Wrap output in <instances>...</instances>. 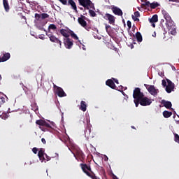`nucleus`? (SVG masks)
I'll use <instances>...</instances> for the list:
<instances>
[{
    "label": "nucleus",
    "mask_w": 179,
    "mask_h": 179,
    "mask_svg": "<svg viewBox=\"0 0 179 179\" xmlns=\"http://www.w3.org/2000/svg\"><path fill=\"white\" fill-rule=\"evenodd\" d=\"M143 96H144L143 92H141V89L138 87H137L136 88H135V90H134L133 98L134 99V101L135 103V106L136 108L138 107L141 100L142 97H143Z\"/></svg>",
    "instance_id": "1"
},
{
    "label": "nucleus",
    "mask_w": 179,
    "mask_h": 179,
    "mask_svg": "<svg viewBox=\"0 0 179 179\" xmlns=\"http://www.w3.org/2000/svg\"><path fill=\"white\" fill-rule=\"evenodd\" d=\"M53 89L55 94H57L59 97H66V93H65L61 87H58L55 85V84H53Z\"/></svg>",
    "instance_id": "2"
},
{
    "label": "nucleus",
    "mask_w": 179,
    "mask_h": 179,
    "mask_svg": "<svg viewBox=\"0 0 179 179\" xmlns=\"http://www.w3.org/2000/svg\"><path fill=\"white\" fill-rule=\"evenodd\" d=\"M162 15L166 20V26L167 27L173 25V20L170 16V14H169L166 10H162Z\"/></svg>",
    "instance_id": "3"
},
{
    "label": "nucleus",
    "mask_w": 179,
    "mask_h": 179,
    "mask_svg": "<svg viewBox=\"0 0 179 179\" xmlns=\"http://www.w3.org/2000/svg\"><path fill=\"white\" fill-rule=\"evenodd\" d=\"M143 6L145 7V8H148V7H150L151 9H156L157 7H159V4L157 3V1H154L153 3H150L149 1H146L143 3Z\"/></svg>",
    "instance_id": "4"
},
{
    "label": "nucleus",
    "mask_w": 179,
    "mask_h": 179,
    "mask_svg": "<svg viewBox=\"0 0 179 179\" xmlns=\"http://www.w3.org/2000/svg\"><path fill=\"white\" fill-rule=\"evenodd\" d=\"M103 19L108 20V23L111 25H115V17H114L113 15L110 13H106L105 16H103Z\"/></svg>",
    "instance_id": "5"
},
{
    "label": "nucleus",
    "mask_w": 179,
    "mask_h": 179,
    "mask_svg": "<svg viewBox=\"0 0 179 179\" xmlns=\"http://www.w3.org/2000/svg\"><path fill=\"white\" fill-rule=\"evenodd\" d=\"M152 100L147 98V96H145V95H143L141 100H140V105L143 106V107H145L146 106H150L152 103Z\"/></svg>",
    "instance_id": "6"
},
{
    "label": "nucleus",
    "mask_w": 179,
    "mask_h": 179,
    "mask_svg": "<svg viewBox=\"0 0 179 179\" xmlns=\"http://www.w3.org/2000/svg\"><path fill=\"white\" fill-rule=\"evenodd\" d=\"M166 81L168 83V85H166L165 90L168 92V94H170L172 92V91L174 90L175 84H173V83L171 81L170 79H166Z\"/></svg>",
    "instance_id": "7"
},
{
    "label": "nucleus",
    "mask_w": 179,
    "mask_h": 179,
    "mask_svg": "<svg viewBox=\"0 0 179 179\" xmlns=\"http://www.w3.org/2000/svg\"><path fill=\"white\" fill-rule=\"evenodd\" d=\"M78 2L81 6H83L90 13V8H89V6H90V0H78Z\"/></svg>",
    "instance_id": "8"
},
{
    "label": "nucleus",
    "mask_w": 179,
    "mask_h": 179,
    "mask_svg": "<svg viewBox=\"0 0 179 179\" xmlns=\"http://www.w3.org/2000/svg\"><path fill=\"white\" fill-rule=\"evenodd\" d=\"M64 47H66L68 50H71L73 45V41L69 38H64Z\"/></svg>",
    "instance_id": "9"
},
{
    "label": "nucleus",
    "mask_w": 179,
    "mask_h": 179,
    "mask_svg": "<svg viewBox=\"0 0 179 179\" xmlns=\"http://www.w3.org/2000/svg\"><path fill=\"white\" fill-rule=\"evenodd\" d=\"M48 36L52 43H56V44H59V48H62V42L58 38L55 37L54 35Z\"/></svg>",
    "instance_id": "10"
},
{
    "label": "nucleus",
    "mask_w": 179,
    "mask_h": 179,
    "mask_svg": "<svg viewBox=\"0 0 179 179\" xmlns=\"http://www.w3.org/2000/svg\"><path fill=\"white\" fill-rule=\"evenodd\" d=\"M78 22L83 27H85L87 31L90 30V27L87 26V22H86L83 17H78Z\"/></svg>",
    "instance_id": "11"
},
{
    "label": "nucleus",
    "mask_w": 179,
    "mask_h": 179,
    "mask_svg": "<svg viewBox=\"0 0 179 179\" xmlns=\"http://www.w3.org/2000/svg\"><path fill=\"white\" fill-rule=\"evenodd\" d=\"M90 135V118L87 119V126L85 127V138L89 142V136Z\"/></svg>",
    "instance_id": "12"
},
{
    "label": "nucleus",
    "mask_w": 179,
    "mask_h": 179,
    "mask_svg": "<svg viewBox=\"0 0 179 179\" xmlns=\"http://www.w3.org/2000/svg\"><path fill=\"white\" fill-rule=\"evenodd\" d=\"M80 166L83 171L85 173L88 177H90V166H87L86 164H81Z\"/></svg>",
    "instance_id": "13"
},
{
    "label": "nucleus",
    "mask_w": 179,
    "mask_h": 179,
    "mask_svg": "<svg viewBox=\"0 0 179 179\" xmlns=\"http://www.w3.org/2000/svg\"><path fill=\"white\" fill-rule=\"evenodd\" d=\"M111 10H113V13H114V15H118V16L123 15V11L120 9V8L113 6L111 8Z\"/></svg>",
    "instance_id": "14"
},
{
    "label": "nucleus",
    "mask_w": 179,
    "mask_h": 179,
    "mask_svg": "<svg viewBox=\"0 0 179 179\" xmlns=\"http://www.w3.org/2000/svg\"><path fill=\"white\" fill-rule=\"evenodd\" d=\"M169 33L172 34L173 36H175L176 34V29L174 21H172V25H167Z\"/></svg>",
    "instance_id": "15"
},
{
    "label": "nucleus",
    "mask_w": 179,
    "mask_h": 179,
    "mask_svg": "<svg viewBox=\"0 0 179 179\" xmlns=\"http://www.w3.org/2000/svg\"><path fill=\"white\" fill-rule=\"evenodd\" d=\"M148 90L150 92V94H151V95H153V96L157 95L159 92V90L156 89L154 85L149 86Z\"/></svg>",
    "instance_id": "16"
},
{
    "label": "nucleus",
    "mask_w": 179,
    "mask_h": 179,
    "mask_svg": "<svg viewBox=\"0 0 179 179\" xmlns=\"http://www.w3.org/2000/svg\"><path fill=\"white\" fill-rule=\"evenodd\" d=\"M39 128L43 132H47V131H51L52 129V127H51V125L47 122H45L43 124V127H39Z\"/></svg>",
    "instance_id": "17"
},
{
    "label": "nucleus",
    "mask_w": 179,
    "mask_h": 179,
    "mask_svg": "<svg viewBox=\"0 0 179 179\" xmlns=\"http://www.w3.org/2000/svg\"><path fill=\"white\" fill-rule=\"evenodd\" d=\"M162 104L167 109H170L172 108V103L171 101H168L166 100L162 99Z\"/></svg>",
    "instance_id": "18"
},
{
    "label": "nucleus",
    "mask_w": 179,
    "mask_h": 179,
    "mask_svg": "<svg viewBox=\"0 0 179 179\" xmlns=\"http://www.w3.org/2000/svg\"><path fill=\"white\" fill-rule=\"evenodd\" d=\"M10 58V53L9 52H6L3 54V57H0V62H5L8 61Z\"/></svg>",
    "instance_id": "19"
},
{
    "label": "nucleus",
    "mask_w": 179,
    "mask_h": 179,
    "mask_svg": "<svg viewBox=\"0 0 179 179\" xmlns=\"http://www.w3.org/2000/svg\"><path fill=\"white\" fill-rule=\"evenodd\" d=\"M106 85L112 89L117 88V86L115 85L114 81H113V79H108L107 81L106 82Z\"/></svg>",
    "instance_id": "20"
},
{
    "label": "nucleus",
    "mask_w": 179,
    "mask_h": 179,
    "mask_svg": "<svg viewBox=\"0 0 179 179\" xmlns=\"http://www.w3.org/2000/svg\"><path fill=\"white\" fill-rule=\"evenodd\" d=\"M67 5H71V8L76 13H78V7L76 6V3L73 0H69Z\"/></svg>",
    "instance_id": "21"
},
{
    "label": "nucleus",
    "mask_w": 179,
    "mask_h": 179,
    "mask_svg": "<svg viewBox=\"0 0 179 179\" xmlns=\"http://www.w3.org/2000/svg\"><path fill=\"white\" fill-rule=\"evenodd\" d=\"M69 30L71 29H60V34L63 37H65V38H69Z\"/></svg>",
    "instance_id": "22"
},
{
    "label": "nucleus",
    "mask_w": 179,
    "mask_h": 179,
    "mask_svg": "<svg viewBox=\"0 0 179 179\" xmlns=\"http://www.w3.org/2000/svg\"><path fill=\"white\" fill-rule=\"evenodd\" d=\"M44 152H45L44 149L41 148L38 153V158L42 162H43V160H45V157H44V155H45V154L44 153Z\"/></svg>",
    "instance_id": "23"
},
{
    "label": "nucleus",
    "mask_w": 179,
    "mask_h": 179,
    "mask_svg": "<svg viewBox=\"0 0 179 179\" xmlns=\"http://www.w3.org/2000/svg\"><path fill=\"white\" fill-rule=\"evenodd\" d=\"M3 5L6 12H9L10 7L9 6V2L8 0H3Z\"/></svg>",
    "instance_id": "24"
},
{
    "label": "nucleus",
    "mask_w": 179,
    "mask_h": 179,
    "mask_svg": "<svg viewBox=\"0 0 179 179\" xmlns=\"http://www.w3.org/2000/svg\"><path fill=\"white\" fill-rule=\"evenodd\" d=\"M148 20H149V22L150 23H156V22H157L158 20H159L158 15H157V14L153 15L151 18L148 19Z\"/></svg>",
    "instance_id": "25"
},
{
    "label": "nucleus",
    "mask_w": 179,
    "mask_h": 179,
    "mask_svg": "<svg viewBox=\"0 0 179 179\" xmlns=\"http://www.w3.org/2000/svg\"><path fill=\"white\" fill-rule=\"evenodd\" d=\"M87 105H86V102L85 101H81L80 110H81V111L85 112L87 110Z\"/></svg>",
    "instance_id": "26"
},
{
    "label": "nucleus",
    "mask_w": 179,
    "mask_h": 179,
    "mask_svg": "<svg viewBox=\"0 0 179 179\" xmlns=\"http://www.w3.org/2000/svg\"><path fill=\"white\" fill-rule=\"evenodd\" d=\"M136 36V38L138 41V43H142L143 41V37H142V34H141L140 31H137L135 34Z\"/></svg>",
    "instance_id": "27"
},
{
    "label": "nucleus",
    "mask_w": 179,
    "mask_h": 179,
    "mask_svg": "<svg viewBox=\"0 0 179 179\" xmlns=\"http://www.w3.org/2000/svg\"><path fill=\"white\" fill-rule=\"evenodd\" d=\"M173 115L172 112H169V110H164L163 112V117L165 118H169L171 116Z\"/></svg>",
    "instance_id": "28"
},
{
    "label": "nucleus",
    "mask_w": 179,
    "mask_h": 179,
    "mask_svg": "<svg viewBox=\"0 0 179 179\" xmlns=\"http://www.w3.org/2000/svg\"><path fill=\"white\" fill-rule=\"evenodd\" d=\"M36 124L37 125H39V127H41L42 128H43L44 124H45V120H38L36 121Z\"/></svg>",
    "instance_id": "29"
},
{
    "label": "nucleus",
    "mask_w": 179,
    "mask_h": 179,
    "mask_svg": "<svg viewBox=\"0 0 179 179\" xmlns=\"http://www.w3.org/2000/svg\"><path fill=\"white\" fill-rule=\"evenodd\" d=\"M74 156L76 159V156H78V157H82V159H83V157H85V155L83 154V152L81 150H78L76 154H74Z\"/></svg>",
    "instance_id": "30"
},
{
    "label": "nucleus",
    "mask_w": 179,
    "mask_h": 179,
    "mask_svg": "<svg viewBox=\"0 0 179 179\" xmlns=\"http://www.w3.org/2000/svg\"><path fill=\"white\" fill-rule=\"evenodd\" d=\"M69 34L74 40H79V37H78V35H76L73 31L69 30Z\"/></svg>",
    "instance_id": "31"
},
{
    "label": "nucleus",
    "mask_w": 179,
    "mask_h": 179,
    "mask_svg": "<svg viewBox=\"0 0 179 179\" xmlns=\"http://www.w3.org/2000/svg\"><path fill=\"white\" fill-rule=\"evenodd\" d=\"M41 17L42 20H43L44 19H48V17H50V15L47 13H42L41 14Z\"/></svg>",
    "instance_id": "32"
},
{
    "label": "nucleus",
    "mask_w": 179,
    "mask_h": 179,
    "mask_svg": "<svg viewBox=\"0 0 179 179\" xmlns=\"http://www.w3.org/2000/svg\"><path fill=\"white\" fill-rule=\"evenodd\" d=\"M90 178L92 179H100L99 177L96 176V175L94 173L92 170L90 171Z\"/></svg>",
    "instance_id": "33"
},
{
    "label": "nucleus",
    "mask_w": 179,
    "mask_h": 179,
    "mask_svg": "<svg viewBox=\"0 0 179 179\" xmlns=\"http://www.w3.org/2000/svg\"><path fill=\"white\" fill-rule=\"evenodd\" d=\"M173 135H174V141L179 143V134H173Z\"/></svg>",
    "instance_id": "34"
},
{
    "label": "nucleus",
    "mask_w": 179,
    "mask_h": 179,
    "mask_svg": "<svg viewBox=\"0 0 179 179\" xmlns=\"http://www.w3.org/2000/svg\"><path fill=\"white\" fill-rule=\"evenodd\" d=\"M5 103V97H0V107H1L2 104Z\"/></svg>",
    "instance_id": "35"
},
{
    "label": "nucleus",
    "mask_w": 179,
    "mask_h": 179,
    "mask_svg": "<svg viewBox=\"0 0 179 179\" xmlns=\"http://www.w3.org/2000/svg\"><path fill=\"white\" fill-rule=\"evenodd\" d=\"M49 29H51V30H56L57 29V26H55V24H51L49 26Z\"/></svg>",
    "instance_id": "36"
},
{
    "label": "nucleus",
    "mask_w": 179,
    "mask_h": 179,
    "mask_svg": "<svg viewBox=\"0 0 179 179\" xmlns=\"http://www.w3.org/2000/svg\"><path fill=\"white\" fill-rule=\"evenodd\" d=\"M35 19H36L37 20H40V19H41V14L36 13Z\"/></svg>",
    "instance_id": "37"
},
{
    "label": "nucleus",
    "mask_w": 179,
    "mask_h": 179,
    "mask_svg": "<svg viewBox=\"0 0 179 179\" xmlns=\"http://www.w3.org/2000/svg\"><path fill=\"white\" fill-rule=\"evenodd\" d=\"M32 152L33 153H34V155H37V152H38V148L34 147V148H32Z\"/></svg>",
    "instance_id": "38"
},
{
    "label": "nucleus",
    "mask_w": 179,
    "mask_h": 179,
    "mask_svg": "<svg viewBox=\"0 0 179 179\" xmlns=\"http://www.w3.org/2000/svg\"><path fill=\"white\" fill-rule=\"evenodd\" d=\"M132 19L134 20V22H139V18H138L135 15H132Z\"/></svg>",
    "instance_id": "39"
},
{
    "label": "nucleus",
    "mask_w": 179,
    "mask_h": 179,
    "mask_svg": "<svg viewBox=\"0 0 179 179\" xmlns=\"http://www.w3.org/2000/svg\"><path fill=\"white\" fill-rule=\"evenodd\" d=\"M59 2H61V3H62V5H68V1L66 0H59Z\"/></svg>",
    "instance_id": "40"
},
{
    "label": "nucleus",
    "mask_w": 179,
    "mask_h": 179,
    "mask_svg": "<svg viewBox=\"0 0 179 179\" xmlns=\"http://www.w3.org/2000/svg\"><path fill=\"white\" fill-rule=\"evenodd\" d=\"M90 15H91L92 17H95V16L96 15V13H95V11L91 10H90Z\"/></svg>",
    "instance_id": "41"
},
{
    "label": "nucleus",
    "mask_w": 179,
    "mask_h": 179,
    "mask_svg": "<svg viewBox=\"0 0 179 179\" xmlns=\"http://www.w3.org/2000/svg\"><path fill=\"white\" fill-rule=\"evenodd\" d=\"M162 86L164 87H167V83H166V80H164V79L162 80Z\"/></svg>",
    "instance_id": "42"
},
{
    "label": "nucleus",
    "mask_w": 179,
    "mask_h": 179,
    "mask_svg": "<svg viewBox=\"0 0 179 179\" xmlns=\"http://www.w3.org/2000/svg\"><path fill=\"white\" fill-rule=\"evenodd\" d=\"M127 27H129V29H131V22L130 20L127 21Z\"/></svg>",
    "instance_id": "43"
},
{
    "label": "nucleus",
    "mask_w": 179,
    "mask_h": 179,
    "mask_svg": "<svg viewBox=\"0 0 179 179\" xmlns=\"http://www.w3.org/2000/svg\"><path fill=\"white\" fill-rule=\"evenodd\" d=\"M110 27H111L110 25H108V24H106V27H105V29H106V32L108 34H109L108 29H110Z\"/></svg>",
    "instance_id": "44"
},
{
    "label": "nucleus",
    "mask_w": 179,
    "mask_h": 179,
    "mask_svg": "<svg viewBox=\"0 0 179 179\" xmlns=\"http://www.w3.org/2000/svg\"><path fill=\"white\" fill-rule=\"evenodd\" d=\"M45 160H47L48 162L49 160H51V157H50L48 155H47V154H45Z\"/></svg>",
    "instance_id": "45"
},
{
    "label": "nucleus",
    "mask_w": 179,
    "mask_h": 179,
    "mask_svg": "<svg viewBox=\"0 0 179 179\" xmlns=\"http://www.w3.org/2000/svg\"><path fill=\"white\" fill-rule=\"evenodd\" d=\"M134 15H135V17H140L139 11H135Z\"/></svg>",
    "instance_id": "46"
},
{
    "label": "nucleus",
    "mask_w": 179,
    "mask_h": 179,
    "mask_svg": "<svg viewBox=\"0 0 179 179\" xmlns=\"http://www.w3.org/2000/svg\"><path fill=\"white\" fill-rule=\"evenodd\" d=\"M112 80H113L114 82H115L116 84H119L118 79H115V78H112Z\"/></svg>",
    "instance_id": "47"
},
{
    "label": "nucleus",
    "mask_w": 179,
    "mask_h": 179,
    "mask_svg": "<svg viewBox=\"0 0 179 179\" xmlns=\"http://www.w3.org/2000/svg\"><path fill=\"white\" fill-rule=\"evenodd\" d=\"M41 142L43 143L44 145H45V143H46L45 138H41Z\"/></svg>",
    "instance_id": "48"
},
{
    "label": "nucleus",
    "mask_w": 179,
    "mask_h": 179,
    "mask_svg": "<svg viewBox=\"0 0 179 179\" xmlns=\"http://www.w3.org/2000/svg\"><path fill=\"white\" fill-rule=\"evenodd\" d=\"M93 6H94L93 3H92V1H90V8H92Z\"/></svg>",
    "instance_id": "49"
},
{
    "label": "nucleus",
    "mask_w": 179,
    "mask_h": 179,
    "mask_svg": "<svg viewBox=\"0 0 179 179\" xmlns=\"http://www.w3.org/2000/svg\"><path fill=\"white\" fill-rule=\"evenodd\" d=\"M169 1H172V2H178V0H169Z\"/></svg>",
    "instance_id": "50"
},
{
    "label": "nucleus",
    "mask_w": 179,
    "mask_h": 179,
    "mask_svg": "<svg viewBox=\"0 0 179 179\" xmlns=\"http://www.w3.org/2000/svg\"><path fill=\"white\" fill-rule=\"evenodd\" d=\"M107 160H108V157H106L105 158V161L107 162Z\"/></svg>",
    "instance_id": "51"
},
{
    "label": "nucleus",
    "mask_w": 179,
    "mask_h": 179,
    "mask_svg": "<svg viewBox=\"0 0 179 179\" xmlns=\"http://www.w3.org/2000/svg\"><path fill=\"white\" fill-rule=\"evenodd\" d=\"M131 128L136 129V127L134 126H131Z\"/></svg>",
    "instance_id": "52"
},
{
    "label": "nucleus",
    "mask_w": 179,
    "mask_h": 179,
    "mask_svg": "<svg viewBox=\"0 0 179 179\" xmlns=\"http://www.w3.org/2000/svg\"><path fill=\"white\" fill-rule=\"evenodd\" d=\"M83 50H86V48H85V46L83 47Z\"/></svg>",
    "instance_id": "53"
},
{
    "label": "nucleus",
    "mask_w": 179,
    "mask_h": 179,
    "mask_svg": "<svg viewBox=\"0 0 179 179\" xmlns=\"http://www.w3.org/2000/svg\"><path fill=\"white\" fill-rule=\"evenodd\" d=\"M107 8L108 9H111V7L110 6H108Z\"/></svg>",
    "instance_id": "54"
},
{
    "label": "nucleus",
    "mask_w": 179,
    "mask_h": 179,
    "mask_svg": "<svg viewBox=\"0 0 179 179\" xmlns=\"http://www.w3.org/2000/svg\"><path fill=\"white\" fill-rule=\"evenodd\" d=\"M131 48H134V45H131Z\"/></svg>",
    "instance_id": "55"
},
{
    "label": "nucleus",
    "mask_w": 179,
    "mask_h": 179,
    "mask_svg": "<svg viewBox=\"0 0 179 179\" xmlns=\"http://www.w3.org/2000/svg\"><path fill=\"white\" fill-rule=\"evenodd\" d=\"M114 179H119L117 176H115V178H114Z\"/></svg>",
    "instance_id": "56"
},
{
    "label": "nucleus",
    "mask_w": 179,
    "mask_h": 179,
    "mask_svg": "<svg viewBox=\"0 0 179 179\" xmlns=\"http://www.w3.org/2000/svg\"><path fill=\"white\" fill-rule=\"evenodd\" d=\"M153 27H155V24H153Z\"/></svg>",
    "instance_id": "57"
},
{
    "label": "nucleus",
    "mask_w": 179,
    "mask_h": 179,
    "mask_svg": "<svg viewBox=\"0 0 179 179\" xmlns=\"http://www.w3.org/2000/svg\"><path fill=\"white\" fill-rule=\"evenodd\" d=\"M93 157L92 155H91V159Z\"/></svg>",
    "instance_id": "58"
},
{
    "label": "nucleus",
    "mask_w": 179,
    "mask_h": 179,
    "mask_svg": "<svg viewBox=\"0 0 179 179\" xmlns=\"http://www.w3.org/2000/svg\"><path fill=\"white\" fill-rule=\"evenodd\" d=\"M177 3H179V0H177Z\"/></svg>",
    "instance_id": "59"
},
{
    "label": "nucleus",
    "mask_w": 179,
    "mask_h": 179,
    "mask_svg": "<svg viewBox=\"0 0 179 179\" xmlns=\"http://www.w3.org/2000/svg\"><path fill=\"white\" fill-rule=\"evenodd\" d=\"M0 78H1V75H0Z\"/></svg>",
    "instance_id": "60"
}]
</instances>
